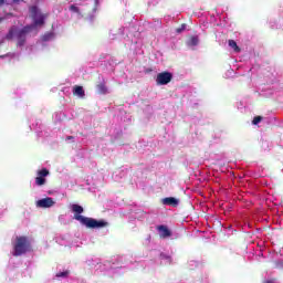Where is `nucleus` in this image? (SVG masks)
I'll return each instance as SVG.
<instances>
[{
	"label": "nucleus",
	"mask_w": 283,
	"mask_h": 283,
	"mask_svg": "<svg viewBox=\"0 0 283 283\" xmlns=\"http://www.w3.org/2000/svg\"><path fill=\"white\" fill-rule=\"evenodd\" d=\"M74 214V219L77 220V222H81V224H84L87 229H103L105 227H109V223L105 220H96L88 217H83L81 213H83L84 209L82 206H78L76 203L72 205L71 207Z\"/></svg>",
	"instance_id": "f257e3e1"
},
{
	"label": "nucleus",
	"mask_w": 283,
	"mask_h": 283,
	"mask_svg": "<svg viewBox=\"0 0 283 283\" xmlns=\"http://www.w3.org/2000/svg\"><path fill=\"white\" fill-rule=\"evenodd\" d=\"M34 30V25H25L22 29H17V27H11L6 35L7 41H12L17 39V46L23 48L25 41H28V34Z\"/></svg>",
	"instance_id": "f03ea898"
},
{
	"label": "nucleus",
	"mask_w": 283,
	"mask_h": 283,
	"mask_svg": "<svg viewBox=\"0 0 283 283\" xmlns=\"http://www.w3.org/2000/svg\"><path fill=\"white\" fill-rule=\"evenodd\" d=\"M31 249V244H30V240L28 239V237H17L15 238V243L13 245V255L15 258H19V255H23L25 253H28V251H30Z\"/></svg>",
	"instance_id": "7ed1b4c3"
},
{
	"label": "nucleus",
	"mask_w": 283,
	"mask_h": 283,
	"mask_svg": "<svg viewBox=\"0 0 283 283\" xmlns=\"http://www.w3.org/2000/svg\"><path fill=\"white\" fill-rule=\"evenodd\" d=\"M30 14L33 19V24H31V25H33V30H34V28H36V25H44L45 24L46 15L39 12L38 7H35V6L31 7L30 8Z\"/></svg>",
	"instance_id": "20e7f679"
},
{
	"label": "nucleus",
	"mask_w": 283,
	"mask_h": 283,
	"mask_svg": "<svg viewBox=\"0 0 283 283\" xmlns=\"http://www.w3.org/2000/svg\"><path fill=\"white\" fill-rule=\"evenodd\" d=\"M172 78H174V74L165 71V72L157 74L156 83H157V85H169V83H171Z\"/></svg>",
	"instance_id": "39448f33"
},
{
	"label": "nucleus",
	"mask_w": 283,
	"mask_h": 283,
	"mask_svg": "<svg viewBox=\"0 0 283 283\" xmlns=\"http://www.w3.org/2000/svg\"><path fill=\"white\" fill-rule=\"evenodd\" d=\"M46 176H50V170H48V168H43L42 170H39L38 177L35 178V185L38 187H43V185H45Z\"/></svg>",
	"instance_id": "423d86ee"
},
{
	"label": "nucleus",
	"mask_w": 283,
	"mask_h": 283,
	"mask_svg": "<svg viewBox=\"0 0 283 283\" xmlns=\"http://www.w3.org/2000/svg\"><path fill=\"white\" fill-rule=\"evenodd\" d=\"M54 199L51 197H46L36 201V207L39 209H50V207H54Z\"/></svg>",
	"instance_id": "0eeeda50"
},
{
	"label": "nucleus",
	"mask_w": 283,
	"mask_h": 283,
	"mask_svg": "<svg viewBox=\"0 0 283 283\" xmlns=\"http://www.w3.org/2000/svg\"><path fill=\"white\" fill-rule=\"evenodd\" d=\"M157 231H159L160 238H171V230L167 226H157Z\"/></svg>",
	"instance_id": "6e6552de"
},
{
	"label": "nucleus",
	"mask_w": 283,
	"mask_h": 283,
	"mask_svg": "<svg viewBox=\"0 0 283 283\" xmlns=\"http://www.w3.org/2000/svg\"><path fill=\"white\" fill-rule=\"evenodd\" d=\"M161 202L163 205H166V207H178L180 201L174 197H166Z\"/></svg>",
	"instance_id": "1a4fd4ad"
},
{
	"label": "nucleus",
	"mask_w": 283,
	"mask_h": 283,
	"mask_svg": "<svg viewBox=\"0 0 283 283\" xmlns=\"http://www.w3.org/2000/svg\"><path fill=\"white\" fill-rule=\"evenodd\" d=\"M228 45L229 48H231L233 50V52H235L237 54L242 52V49H240V46H238V42H235L234 40H229L228 41Z\"/></svg>",
	"instance_id": "9d476101"
},
{
	"label": "nucleus",
	"mask_w": 283,
	"mask_h": 283,
	"mask_svg": "<svg viewBox=\"0 0 283 283\" xmlns=\"http://www.w3.org/2000/svg\"><path fill=\"white\" fill-rule=\"evenodd\" d=\"M98 94H107V86L105 85V82H102L96 85Z\"/></svg>",
	"instance_id": "9b49d317"
},
{
	"label": "nucleus",
	"mask_w": 283,
	"mask_h": 283,
	"mask_svg": "<svg viewBox=\"0 0 283 283\" xmlns=\"http://www.w3.org/2000/svg\"><path fill=\"white\" fill-rule=\"evenodd\" d=\"M73 94H76V96H85V91L83 90V86H75Z\"/></svg>",
	"instance_id": "f8f14e48"
},
{
	"label": "nucleus",
	"mask_w": 283,
	"mask_h": 283,
	"mask_svg": "<svg viewBox=\"0 0 283 283\" xmlns=\"http://www.w3.org/2000/svg\"><path fill=\"white\" fill-rule=\"evenodd\" d=\"M198 42H199L198 36H191L188 41V45L195 46V45H198Z\"/></svg>",
	"instance_id": "ddd939ff"
},
{
	"label": "nucleus",
	"mask_w": 283,
	"mask_h": 283,
	"mask_svg": "<svg viewBox=\"0 0 283 283\" xmlns=\"http://www.w3.org/2000/svg\"><path fill=\"white\" fill-rule=\"evenodd\" d=\"M69 10H71V12H75L76 14H81V9H78V7L75 4H71Z\"/></svg>",
	"instance_id": "4468645a"
},
{
	"label": "nucleus",
	"mask_w": 283,
	"mask_h": 283,
	"mask_svg": "<svg viewBox=\"0 0 283 283\" xmlns=\"http://www.w3.org/2000/svg\"><path fill=\"white\" fill-rule=\"evenodd\" d=\"M187 30V24H181L180 28L176 29L177 34H181V32H185Z\"/></svg>",
	"instance_id": "2eb2a0df"
},
{
	"label": "nucleus",
	"mask_w": 283,
	"mask_h": 283,
	"mask_svg": "<svg viewBox=\"0 0 283 283\" xmlns=\"http://www.w3.org/2000/svg\"><path fill=\"white\" fill-rule=\"evenodd\" d=\"M262 123V116H255L252 120V125H258Z\"/></svg>",
	"instance_id": "dca6fc26"
},
{
	"label": "nucleus",
	"mask_w": 283,
	"mask_h": 283,
	"mask_svg": "<svg viewBox=\"0 0 283 283\" xmlns=\"http://www.w3.org/2000/svg\"><path fill=\"white\" fill-rule=\"evenodd\" d=\"M70 275V271L59 272L56 274V277H67Z\"/></svg>",
	"instance_id": "f3484780"
},
{
	"label": "nucleus",
	"mask_w": 283,
	"mask_h": 283,
	"mask_svg": "<svg viewBox=\"0 0 283 283\" xmlns=\"http://www.w3.org/2000/svg\"><path fill=\"white\" fill-rule=\"evenodd\" d=\"M66 140H74V136H66Z\"/></svg>",
	"instance_id": "a211bd4d"
},
{
	"label": "nucleus",
	"mask_w": 283,
	"mask_h": 283,
	"mask_svg": "<svg viewBox=\"0 0 283 283\" xmlns=\"http://www.w3.org/2000/svg\"><path fill=\"white\" fill-rule=\"evenodd\" d=\"M3 3H6V0H0V7L3 6Z\"/></svg>",
	"instance_id": "6ab92c4d"
},
{
	"label": "nucleus",
	"mask_w": 283,
	"mask_h": 283,
	"mask_svg": "<svg viewBox=\"0 0 283 283\" xmlns=\"http://www.w3.org/2000/svg\"><path fill=\"white\" fill-rule=\"evenodd\" d=\"M19 1H21V0H13V3H19Z\"/></svg>",
	"instance_id": "aec40b11"
},
{
	"label": "nucleus",
	"mask_w": 283,
	"mask_h": 283,
	"mask_svg": "<svg viewBox=\"0 0 283 283\" xmlns=\"http://www.w3.org/2000/svg\"><path fill=\"white\" fill-rule=\"evenodd\" d=\"M3 21V18H0V22Z\"/></svg>",
	"instance_id": "412c9836"
},
{
	"label": "nucleus",
	"mask_w": 283,
	"mask_h": 283,
	"mask_svg": "<svg viewBox=\"0 0 283 283\" xmlns=\"http://www.w3.org/2000/svg\"><path fill=\"white\" fill-rule=\"evenodd\" d=\"M0 59H3V55H0Z\"/></svg>",
	"instance_id": "4be33fe9"
},
{
	"label": "nucleus",
	"mask_w": 283,
	"mask_h": 283,
	"mask_svg": "<svg viewBox=\"0 0 283 283\" xmlns=\"http://www.w3.org/2000/svg\"><path fill=\"white\" fill-rule=\"evenodd\" d=\"M218 224H220V221H217Z\"/></svg>",
	"instance_id": "5701e85b"
},
{
	"label": "nucleus",
	"mask_w": 283,
	"mask_h": 283,
	"mask_svg": "<svg viewBox=\"0 0 283 283\" xmlns=\"http://www.w3.org/2000/svg\"><path fill=\"white\" fill-rule=\"evenodd\" d=\"M1 43H3V42H0V45H1Z\"/></svg>",
	"instance_id": "b1692460"
}]
</instances>
